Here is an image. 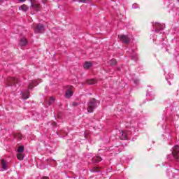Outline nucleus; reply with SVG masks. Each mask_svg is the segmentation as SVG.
<instances>
[{"label":"nucleus","instance_id":"obj_1","mask_svg":"<svg viewBox=\"0 0 179 179\" xmlns=\"http://www.w3.org/2000/svg\"><path fill=\"white\" fill-rule=\"evenodd\" d=\"M172 156L176 162V167L179 166V146L175 145L173 148Z\"/></svg>","mask_w":179,"mask_h":179},{"label":"nucleus","instance_id":"obj_2","mask_svg":"<svg viewBox=\"0 0 179 179\" xmlns=\"http://www.w3.org/2000/svg\"><path fill=\"white\" fill-rule=\"evenodd\" d=\"M100 103L99 101L96 100L95 99H92L88 103L87 111L88 113H92L93 110L97 107V104Z\"/></svg>","mask_w":179,"mask_h":179},{"label":"nucleus","instance_id":"obj_3","mask_svg":"<svg viewBox=\"0 0 179 179\" xmlns=\"http://www.w3.org/2000/svg\"><path fill=\"white\" fill-rule=\"evenodd\" d=\"M132 129H134V128H131V130H127V131H122L120 133V139H122V141H127L128 139H129L130 135H131V131H132Z\"/></svg>","mask_w":179,"mask_h":179},{"label":"nucleus","instance_id":"obj_4","mask_svg":"<svg viewBox=\"0 0 179 179\" xmlns=\"http://www.w3.org/2000/svg\"><path fill=\"white\" fill-rule=\"evenodd\" d=\"M71 96H73V86L69 85L67 87V90L66 91L65 98L71 99Z\"/></svg>","mask_w":179,"mask_h":179},{"label":"nucleus","instance_id":"obj_5","mask_svg":"<svg viewBox=\"0 0 179 179\" xmlns=\"http://www.w3.org/2000/svg\"><path fill=\"white\" fill-rule=\"evenodd\" d=\"M8 86H17L19 85V80L15 78H9L8 79Z\"/></svg>","mask_w":179,"mask_h":179},{"label":"nucleus","instance_id":"obj_6","mask_svg":"<svg viewBox=\"0 0 179 179\" xmlns=\"http://www.w3.org/2000/svg\"><path fill=\"white\" fill-rule=\"evenodd\" d=\"M44 31V25L41 24H37L34 29V33L38 34V33H43Z\"/></svg>","mask_w":179,"mask_h":179},{"label":"nucleus","instance_id":"obj_7","mask_svg":"<svg viewBox=\"0 0 179 179\" xmlns=\"http://www.w3.org/2000/svg\"><path fill=\"white\" fill-rule=\"evenodd\" d=\"M118 37L124 44H128V43H129V38H128V36L125 35H119Z\"/></svg>","mask_w":179,"mask_h":179},{"label":"nucleus","instance_id":"obj_8","mask_svg":"<svg viewBox=\"0 0 179 179\" xmlns=\"http://www.w3.org/2000/svg\"><path fill=\"white\" fill-rule=\"evenodd\" d=\"M31 6L37 11L41 10V6L36 1L31 3Z\"/></svg>","mask_w":179,"mask_h":179},{"label":"nucleus","instance_id":"obj_9","mask_svg":"<svg viewBox=\"0 0 179 179\" xmlns=\"http://www.w3.org/2000/svg\"><path fill=\"white\" fill-rule=\"evenodd\" d=\"M103 159L100 156L94 157L92 158V163H100Z\"/></svg>","mask_w":179,"mask_h":179},{"label":"nucleus","instance_id":"obj_10","mask_svg":"<svg viewBox=\"0 0 179 179\" xmlns=\"http://www.w3.org/2000/svg\"><path fill=\"white\" fill-rule=\"evenodd\" d=\"M1 168L3 170H8V162L5 159L1 160Z\"/></svg>","mask_w":179,"mask_h":179},{"label":"nucleus","instance_id":"obj_11","mask_svg":"<svg viewBox=\"0 0 179 179\" xmlns=\"http://www.w3.org/2000/svg\"><path fill=\"white\" fill-rule=\"evenodd\" d=\"M57 135L61 137L66 136L68 135V133L65 131L64 130H60L57 132Z\"/></svg>","mask_w":179,"mask_h":179},{"label":"nucleus","instance_id":"obj_12","mask_svg":"<svg viewBox=\"0 0 179 179\" xmlns=\"http://www.w3.org/2000/svg\"><path fill=\"white\" fill-rule=\"evenodd\" d=\"M37 85H38V83H37V80H34L32 83H29L28 86V89L31 90L33 89V87H34V85L37 86Z\"/></svg>","mask_w":179,"mask_h":179},{"label":"nucleus","instance_id":"obj_13","mask_svg":"<svg viewBox=\"0 0 179 179\" xmlns=\"http://www.w3.org/2000/svg\"><path fill=\"white\" fill-rule=\"evenodd\" d=\"M26 44H27V39H26V38H21L20 41V45H21V47H23L26 45Z\"/></svg>","mask_w":179,"mask_h":179},{"label":"nucleus","instance_id":"obj_14","mask_svg":"<svg viewBox=\"0 0 179 179\" xmlns=\"http://www.w3.org/2000/svg\"><path fill=\"white\" fill-rule=\"evenodd\" d=\"M22 97L24 99V100H27L29 97H30V92L29 91H27L22 94Z\"/></svg>","mask_w":179,"mask_h":179},{"label":"nucleus","instance_id":"obj_15","mask_svg":"<svg viewBox=\"0 0 179 179\" xmlns=\"http://www.w3.org/2000/svg\"><path fill=\"white\" fill-rule=\"evenodd\" d=\"M178 169H176L173 168V171H171L172 173H169V177H171V178H174V177H176V174H177V171Z\"/></svg>","mask_w":179,"mask_h":179},{"label":"nucleus","instance_id":"obj_16","mask_svg":"<svg viewBox=\"0 0 179 179\" xmlns=\"http://www.w3.org/2000/svg\"><path fill=\"white\" fill-rule=\"evenodd\" d=\"M92 62H86L85 64H84V69H89V68H91L92 66Z\"/></svg>","mask_w":179,"mask_h":179},{"label":"nucleus","instance_id":"obj_17","mask_svg":"<svg viewBox=\"0 0 179 179\" xmlns=\"http://www.w3.org/2000/svg\"><path fill=\"white\" fill-rule=\"evenodd\" d=\"M100 169L97 166H94L90 169L91 173H99L100 171Z\"/></svg>","mask_w":179,"mask_h":179},{"label":"nucleus","instance_id":"obj_18","mask_svg":"<svg viewBox=\"0 0 179 179\" xmlns=\"http://www.w3.org/2000/svg\"><path fill=\"white\" fill-rule=\"evenodd\" d=\"M15 138L16 139H19V141H20L23 138V136L20 133H17L15 134Z\"/></svg>","mask_w":179,"mask_h":179},{"label":"nucleus","instance_id":"obj_19","mask_svg":"<svg viewBox=\"0 0 179 179\" xmlns=\"http://www.w3.org/2000/svg\"><path fill=\"white\" fill-rule=\"evenodd\" d=\"M55 101V99H54V97L50 96L48 102V106H50L51 104H54Z\"/></svg>","mask_w":179,"mask_h":179},{"label":"nucleus","instance_id":"obj_20","mask_svg":"<svg viewBox=\"0 0 179 179\" xmlns=\"http://www.w3.org/2000/svg\"><path fill=\"white\" fill-rule=\"evenodd\" d=\"M17 157L18 160H23V159H24V155H23V154H22V152H19L17 155Z\"/></svg>","mask_w":179,"mask_h":179},{"label":"nucleus","instance_id":"obj_21","mask_svg":"<svg viewBox=\"0 0 179 179\" xmlns=\"http://www.w3.org/2000/svg\"><path fill=\"white\" fill-rule=\"evenodd\" d=\"M18 153H23L24 152V147L23 145H21L17 149Z\"/></svg>","mask_w":179,"mask_h":179},{"label":"nucleus","instance_id":"obj_22","mask_svg":"<svg viewBox=\"0 0 179 179\" xmlns=\"http://www.w3.org/2000/svg\"><path fill=\"white\" fill-rule=\"evenodd\" d=\"M87 85H94V83H96V80L94 79L88 80H87Z\"/></svg>","mask_w":179,"mask_h":179},{"label":"nucleus","instance_id":"obj_23","mask_svg":"<svg viewBox=\"0 0 179 179\" xmlns=\"http://www.w3.org/2000/svg\"><path fill=\"white\" fill-rule=\"evenodd\" d=\"M110 64L112 66H114V65H117V60L115 59H113L110 61Z\"/></svg>","mask_w":179,"mask_h":179},{"label":"nucleus","instance_id":"obj_24","mask_svg":"<svg viewBox=\"0 0 179 179\" xmlns=\"http://www.w3.org/2000/svg\"><path fill=\"white\" fill-rule=\"evenodd\" d=\"M20 8L24 11L26 12L29 9V8L26 6V4L22 5Z\"/></svg>","mask_w":179,"mask_h":179},{"label":"nucleus","instance_id":"obj_25","mask_svg":"<svg viewBox=\"0 0 179 179\" xmlns=\"http://www.w3.org/2000/svg\"><path fill=\"white\" fill-rule=\"evenodd\" d=\"M55 118H57V120H61L62 118V113H57L56 115H55Z\"/></svg>","mask_w":179,"mask_h":179},{"label":"nucleus","instance_id":"obj_26","mask_svg":"<svg viewBox=\"0 0 179 179\" xmlns=\"http://www.w3.org/2000/svg\"><path fill=\"white\" fill-rule=\"evenodd\" d=\"M75 2H89V0H73Z\"/></svg>","mask_w":179,"mask_h":179},{"label":"nucleus","instance_id":"obj_27","mask_svg":"<svg viewBox=\"0 0 179 179\" xmlns=\"http://www.w3.org/2000/svg\"><path fill=\"white\" fill-rule=\"evenodd\" d=\"M49 124H50V125H52V127H57V123L55 122H50Z\"/></svg>","mask_w":179,"mask_h":179},{"label":"nucleus","instance_id":"obj_28","mask_svg":"<svg viewBox=\"0 0 179 179\" xmlns=\"http://www.w3.org/2000/svg\"><path fill=\"white\" fill-rule=\"evenodd\" d=\"M78 105H79L78 103H77V102H73V107H76V106H78Z\"/></svg>","mask_w":179,"mask_h":179},{"label":"nucleus","instance_id":"obj_29","mask_svg":"<svg viewBox=\"0 0 179 179\" xmlns=\"http://www.w3.org/2000/svg\"><path fill=\"white\" fill-rule=\"evenodd\" d=\"M41 179H50L48 176H43Z\"/></svg>","mask_w":179,"mask_h":179},{"label":"nucleus","instance_id":"obj_30","mask_svg":"<svg viewBox=\"0 0 179 179\" xmlns=\"http://www.w3.org/2000/svg\"><path fill=\"white\" fill-rule=\"evenodd\" d=\"M134 83H136V85H138L139 83V80H134Z\"/></svg>","mask_w":179,"mask_h":179},{"label":"nucleus","instance_id":"obj_31","mask_svg":"<svg viewBox=\"0 0 179 179\" xmlns=\"http://www.w3.org/2000/svg\"><path fill=\"white\" fill-rule=\"evenodd\" d=\"M42 2H43V3H45V2H47V0H42Z\"/></svg>","mask_w":179,"mask_h":179},{"label":"nucleus","instance_id":"obj_32","mask_svg":"<svg viewBox=\"0 0 179 179\" xmlns=\"http://www.w3.org/2000/svg\"><path fill=\"white\" fill-rule=\"evenodd\" d=\"M20 2H24L26 0H19Z\"/></svg>","mask_w":179,"mask_h":179},{"label":"nucleus","instance_id":"obj_33","mask_svg":"<svg viewBox=\"0 0 179 179\" xmlns=\"http://www.w3.org/2000/svg\"><path fill=\"white\" fill-rule=\"evenodd\" d=\"M170 157L171 156L170 155H168L167 158L170 160Z\"/></svg>","mask_w":179,"mask_h":179},{"label":"nucleus","instance_id":"obj_34","mask_svg":"<svg viewBox=\"0 0 179 179\" xmlns=\"http://www.w3.org/2000/svg\"><path fill=\"white\" fill-rule=\"evenodd\" d=\"M2 1H3V0H0V2H2Z\"/></svg>","mask_w":179,"mask_h":179},{"label":"nucleus","instance_id":"obj_35","mask_svg":"<svg viewBox=\"0 0 179 179\" xmlns=\"http://www.w3.org/2000/svg\"><path fill=\"white\" fill-rule=\"evenodd\" d=\"M178 2H179V0H178Z\"/></svg>","mask_w":179,"mask_h":179}]
</instances>
